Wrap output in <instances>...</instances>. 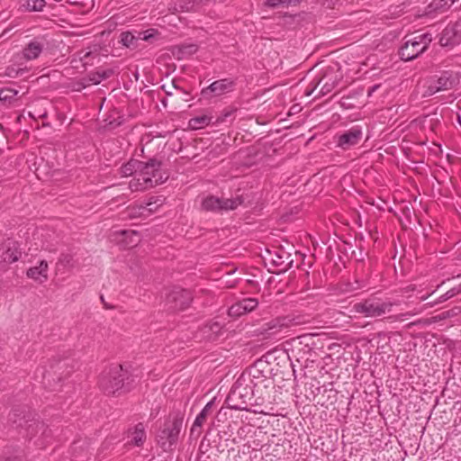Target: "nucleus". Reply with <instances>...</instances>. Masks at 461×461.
I'll return each instance as SVG.
<instances>
[{
	"mask_svg": "<svg viewBox=\"0 0 461 461\" xmlns=\"http://www.w3.org/2000/svg\"><path fill=\"white\" fill-rule=\"evenodd\" d=\"M67 366H68V363L66 361H60L56 366H52V368H53L54 373H57Z\"/></svg>",
	"mask_w": 461,
	"mask_h": 461,
	"instance_id": "nucleus-40",
	"label": "nucleus"
},
{
	"mask_svg": "<svg viewBox=\"0 0 461 461\" xmlns=\"http://www.w3.org/2000/svg\"><path fill=\"white\" fill-rule=\"evenodd\" d=\"M18 95V91L13 88H3L0 90V101L11 103Z\"/></svg>",
	"mask_w": 461,
	"mask_h": 461,
	"instance_id": "nucleus-27",
	"label": "nucleus"
},
{
	"mask_svg": "<svg viewBox=\"0 0 461 461\" xmlns=\"http://www.w3.org/2000/svg\"><path fill=\"white\" fill-rule=\"evenodd\" d=\"M26 276L39 285L49 279V265L46 260H41L37 266L31 267L26 271Z\"/></svg>",
	"mask_w": 461,
	"mask_h": 461,
	"instance_id": "nucleus-11",
	"label": "nucleus"
},
{
	"mask_svg": "<svg viewBox=\"0 0 461 461\" xmlns=\"http://www.w3.org/2000/svg\"><path fill=\"white\" fill-rule=\"evenodd\" d=\"M434 292H435V291L433 290V291H431L429 294H426V295H421V296L420 297V301H425V300H426V299H427L430 294H432Z\"/></svg>",
	"mask_w": 461,
	"mask_h": 461,
	"instance_id": "nucleus-44",
	"label": "nucleus"
},
{
	"mask_svg": "<svg viewBox=\"0 0 461 461\" xmlns=\"http://www.w3.org/2000/svg\"><path fill=\"white\" fill-rule=\"evenodd\" d=\"M181 427L182 421L179 420H169L164 423L163 428L157 435V442L165 451L170 449L176 443Z\"/></svg>",
	"mask_w": 461,
	"mask_h": 461,
	"instance_id": "nucleus-5",
	"label": "nucleus"
},
{
	"mask_svg": "<svg viewBox=\"0 0 461 461\" xmlns=\"http://www.w3.org/2000/svg\"><path fill=\"white\" fill-rule=\"evenodd\" d=\"M59 264L66 268L74 267V259L70 254H62L59 258Z\"/></svg>",
	"mask_w": 461,
	"mask_h": 461,
	"instance_id": "nucleus-30",
	"label": "nucleus"
},
{
	"mask_svg": "<svg viewBox=\"0 0 461 461\" xmlns=\"http://www.w3.org/2000/svg\"><path fill=\"white\" fill-rule=\"evenodd\" d=\"M233 81L229 78L216 80L212 82L207 88L216 95H221L232 90Z\"/></svg>",
	"mask_w": 461,
	"mask_h": 461,
	"instance_id": "nucleus-17",
	"label": "nucleus"
},
{
	"mask_svg": "<svg viewBox=\"0 0 461 461\" xmlns=\"http://www.w3.org/2000/svg\"><path fill=\"white\" fill-rule=\"evenodd\" d=\"M242 396V393H241V390H240V386H235L231 389L228 398H227V402L230 405V408L232 409H235V410H241V409H244V407H242L241 405L240 404H237V403H233L232 402L238 398V397H241Z\"/></svg>",
	"mask_w": 461,
	"mask_h": 461,
	"instance_id": "nucleus-26",
	"label": "nucleus"
},
{
	"mask_svg": "<svg viewBox=\"0 0 461 461\" xmlns=\"http://www.w3.org/2000/svg\"><path fill=\"white\" fill-rule=\"evenodd\" d=\"M141 161L137 159H131L121 167V174L122 176H134L133 178L139 176Z\"/></svg>",
	"mask_w": 461,
	"mask_h": 461,
	"instance_id": "nucleus-19",
	"label": "nucleus"
},
{
	"mask_svg": "<svg viewBox=\"0 0 461 461\" xmlns=\"http://www.w3.org/2000/svg\"><path fill=\"white\" fill-rule=\"evenodd\" d=\"M364 285L359 283L358 281H355L354 283H348L346 285V288L344 289L345 292H353V291H356V290H358L360 288H362Z\"/></svg>",
	"mask_w": 461,
	"mask_h": 461,
	"instance_id": "nucleus-35",
	"label": "nucleus"
},
{
	"mask_svg": "<svg viewBox=\"0 0 461 461\" xmlns=\"http://www.w3.org/2000/svg\"><path fill=\"white\" fill-rule=\"evenodd\" d=\"M392 303H380L375 300H366L353 305L356 313L364 314L366 317H380L391 311Z\"/></svg>",
	"mask_w": 461,
	"mask_h": 461,
	"instance_id": "nucleus-7",
	"label": "nucleus"
},
{
	"mask_svg": "<svg viewBox=\"0 0 461 461\" xmlns=\"http://www.w3.org/2000/svg\"><path fill=\"white\" fill-rule=\"evenodd\" d=\"M268 330H271L269 335H277L278 333L281 332L282 326L277 327L276 324H273V325L269 326Z\"/></svg>",
	"mask_w": 461,
	"mask_h": 461,
	"instance_id": "nucleus-39",
	"label": "nucleus"
},
{
	"mask_svg": "<svg viewBox=\"0 0 461 461\" xmlns=\"http://www.w3.org/2000/svg\"><path fill=\"white\" fill-rule=\"evenodd\" d=\"M158 33V30L150 28L144 32H139V40L149 41Z\"/></svg>",
	"mask_w": 461,
	"mask_h": 461,
	"instance_id": "nucleus-31",
	"label": "nucleus"
},
{
	"mask_svg": "<svg viewBox=\"0 0 461 461\" xmlns=\"http://www.w3.org/2000/svg\"><path fill=\"white\" fill-rule=\"evenodd\" d=\"M128 379L127 370L122 366H113L101 374L99 387L106 394H115L129 390V383L126 382Z\"/></svg>",
	"mask_w": 461,
	"mask_h": 461,
	"instance_id": "nucleus-3",
	"label": "nucleus"
},
{
	"mask_svg": "<svg viewBox=\"0 0 461 461\" xmlns=\"http://www.w3.org/2000/svg\"><path fill=\"white\" fill-rule=\"evenodd\" d=\"M163 203V200L159 197H151L148 203H146L145 204H143V206H147L148 208H153L155 209L153 211V212L155 211H157V209Z\"/></svg>",
	"mask_w": 461,
	"mask_h": 461,
	"instance_id": "nucleus-34",
	"label": "nucleus"
},
{
	"mask_svg": "<svg viewBox=\"0 0 461 461\" xmlns=\"http://www.w3.org/2000/svg\"><path fill=\"white\" fill-rule=\"evenodd\" d=\"M214 401L212 400L203 407V409L201 411V412L197 415V417L194 420V422L192 427V432L194 433L196 429V428H201L202 425L204 423L207 416L211 412V410L213 406Z\"/></svg>",
	"mask_w": 461,
	"mask_h": 461,
	"instance_id": "nucleus-20",
	"label": "nucleus"
},
{
	"mask_svg": "<svg viewBox=\"0 0 461 461\" xmlns=\"http://www.w3.org/2000/svg\"><path fill=\"white\" fill-rule=\"evenodd\" d=\"M277 258H278V260H276V259L272 258L273 262H274L275 264H277V265H278V264H282V263H283V262L281 261V258H281L280 256H277Z\"/></svg>",
	"mask_w": 461,
	"mask_h": 461,
	"instance_id": "nucleus-46",
	"label": "nucleus"
},
{
	"mask_svg": "<svg viewBox=\"0 0 461 461\" xmlns=\"http://www.w3.org/2000/svg\"><path fill=\"white\" fill-rule=\"evenodd\" d=\"M455 79L448 72H444L437 80L433 81L428 87L427 95H432L437 92L448 90L453 87Z\"/></svg>",
	"mask_w": 461,
	"mask_h": 461,
	"instance_id": "nucleus-13",
	"label": "nucleus"
},
{
	"mask_svg": "<svg viewBox=\"0 0 461 461\" xmlns=\"http://www.w3.org/2000/svg\"><path fill=\"white\" fill-rule=\"evenodd\" d=\"M379 86L378 85H375L374 86H372L370 88V90L368 91V95H371L373 92H375L376 89H378Z\"/></svg>",
	"mask_w": 461,
	"mask_h": 461,
	"instance_id": "nucleus-43",
	"label": "nucleus"
},
{
	"mask_svg": "<svg viewBox=\"0 0 461 461\" xmlns=\"http://www.w3.org/2000/svg\"><path fill=\"white\" fill-rule=\"evenodd\" d=\"M56 2H61L62 0H55Z\"/></svg>",
	"mask_w": 461,
	"mask_h": 461,
	"instance_id": "nucleus-47",
	"label": "nucleus"
},
{
	"mask_svg": "<svg viewBox=\"0 0 461 461\" xmlns=\"http://www.w3.org/2000/svg\"><path fill=\"white\" fill-rule=\"evenodd\" d=\"M155 209L148 208L147 206H143V204H135L129 206L124 212L125 219H139L142 217H146L150 215Z\"/></svg>",
	"mask_w": 461,
	"mask_h": 461,
	"instance_id": "nucleus-15",
	"label": "nucleus"
},
{
	"mask_svg": "<svg viewBox=\"0 0 461 461\" xmlns=\"http://www.w3.org/2000/svg\"><path fill=\"white\" fill-rule=\"evenodd\" d=\"M334 87V84L331 83V84H329L328 82H326L323 86L321 87V93L322 95H326L328 93H330Z\"/></svg>",
	"mask_w": 461,
	"mask_h": 461,
	"instance_id": "nucleus-38",
	"label": "nucleus"
},
{
	"mask_svg": "<svg viewBox=\"0 0 461 461\" xmlns=\"http://www.w3.org/2000/svg\"><path fill=\"white\" fill-rule=\"evenodd\" d=\"M456 0H440L438 3L435 4V9H440V8H445L446 6L447 7H450L454 3H455Z\"/></svg>",
	"mask_w": 461,
	"mask_h": 461,
	"instance_id": "nucleus-36",
	"label": "nucleus"
},
{
	"mask_svg": "<svg viewBox=\"0 0 461 461\" xmlns=\"http://www.w3.org/2000/svg\"><path fill=\"white\" fill-rule=\"evenodd\" d=\"M432 41V35L429 32L415 35L404 42L400 49L401 59L409 61L423 53Z\"/></svg>",
	"mask_w": 461,
	"mask_h": 461,
	"instance_id": "nucleus-4",
	"label": "nucleus"
},
{
	"mask_svg": "<svg viewBox=\"0 0 461 461\" xmlns=\"http://www.w3.org/2000/svg\"><path fill=\"white\" fill-rule=\"evenodd\" d=\"M460 41L461 38L456 35L452 26L446 27L439 38V44L443 47L453 46Z\"/></svg>",
	"mask_w": 461,
	"mask_h": 461,
	"instance_id": "nucleus-16",
	"label": "nucleus"
},
{
	"mask_svg": "<svg viewBox=\"0 0 461 461\" xmlns=\"http://www.w3.org/2000/svg\"><path fill=\"white\" fill-rule=\"evenodd\" d=\"M138 41H139V35L138 36H134L131 32H122L121 33V40H120V42L129 48V49H131V50H134L138 47Z\"/></svg>",
	"mask_w": 461,
	"mask_h": 461,
	"instance_id": "nucleus-25",
	"label": "nucleus"
},
{
	"mask_svg": "<svg viewBox=\"0 0 461 461\" xmlns=\"http://www.w3.org/2000/svg\"><path fill=\"white\" fill-rule=\"evenodd\" d=\"M96 76H97V78H95V76H94V77L91 78V80L94 82V84H98L103 79H105L106 77H108V74L106 72H103V74L97 73Z\"/></svg>",
	"mask_w": 461,
	"mask_h": 461,
	"instance_id": "nucleus-37",
	"label": "nucleus"
},
{
	"mask_svg": "<svg viewBox=\"0 0 461 461\" xmlns=\"http://www.w3.org/2000/svg\"><path fill=\"white\" fill-rule=\"evenodd\" d=\"M222 330V324L218 321H211L204 324L197 332L199 339L212 340L217 338Z\"/></svg>",
	"mask_w": 461,
	"mask_h": 461,
	"instance_id": "nucleus-14",
	"label": "nucleus"
},
{
	"mask_svg": "<svg viewBox=\"0 0 461 461\" xmlns=\"http://www.w3.org/2000/svg\"><path fill=\"white\" fill-rule=\"evenodd\" d=\"M167 300L174 310L182 311L190 305L193 296L189 290L176 287L168 294Z\"/></svg>",
	"mask_w": 461,
	"mask_h": 461,
	"instance_id": "nucleus-8",
	"label": "nucleus"
},
{
	"mask_svg": "<svg viewBox=\"0 0 461 461\" xmlns=\"http://www.w3.org/2000/svg\"><path fill=\"white\" fill-rule=\"evenodd\" d=\"M22 252L19 244L9 240L4 243L0 248V262L12 264L19 260Z\"/></svg>",
	"mask_w": 461,
	"mask_h": 461,
	"instance_id": "nucleus-9",
	"label": "nucleus"
},
{
	"mask_svg": "<svg viewBox=\"0 0 461 461\" xmlns=\"http://www.w3.org/2000/svg\"><path fill=\"white\" fill-rule=\"evenodd\" d=\"M417 312H406V313H403L402 314L401 316L402 317H404V318H408L410 316H413L414 314H416Z\"/></svg>",
	"mask_w": 461,
	"mask_h": 461,
	"instance_id": "nucleus-45",
	"label": "nucleus"
},
{
	"mask_svg": "<svg viewBox=\"0 0 461 461\" xmlns=\"http://www.w3.org/2000/svg\"><path fill=\"white\" fill-rule=\"evenodd\" d=\"M258 305V301L256 298H243L242 300L233 303L228 311L231 317H240L243 314L252 312Z\"/></svg>",
	"mask_w": 461,
	"mask_h": 461,
	"instance_id": "nucleus-10",
	"label": "nucleus"
},
{
	"mask_svg": "<svg viewBox=\"0 0 461 461\" xmlns=\"http://www.w3.org/2000/svg\"><path fill=\"white\" fill-rule=\"evenodd\" d=\"M461 292V287H454L450 290H448L447 293H445L444 294H442L437 302L435 303H429V305L430 307L438 304V303H443L452 297H454L455 295L458 294L459 293Z\"/></svg>",
	"mask_w": 461,
	"mask_h": 461,
	"instance_id": "nucleus-28",
	"label": "nucleus"
},
{
	"mask_svg": "<svg viewBox=\"0 0 461 461\" xmlns=\"http://www.w3.org/2000/svg\"><path fill=\"white\" fill-rule=\"evenodd\" d=\"M20 71H23V70L22 69L15 70L14 68H8L7 71H6V75L10 77H14L19 74Z\"/></svg>",
	"mask_w": 461,
	"mask_h": 461,
	"instance_id": "nucleus-41",
	"label": "nucleus"
},
{
	"mask_svg": "<svg viewBox=\"0 0 461 461\" xmlns=\"http://www.w3.org/2000/svg\"><path fill=\"white\" fill-rule=\"evenodd\" d=\"M120 235L122 237L120 241L123 242L125 246L133 247L140 241V235L135 230H121Z\"/></svg>",
	"mask_w": 461,
	"mask_h": 461,
	"instance_id": "nucleus-21",
	"label": "nucleus"
},
{
	"mask_svg": "<svg viewBox=\"0 0 461 461\" xmlns=\"http://www.w3.org/2000/svg\"><path fill=\"white\" fill-rule=\"evenodd\" d=\"M0 461H23V457L19 455H14L10 449H5L3 455H0Z\"/></svg>",
	"mask_w": 461,
	"mask_h": 461,
	"instance_id": "nucleus-32",
	"label": "nucleus"
},
{
	"mask_svg": "<svg viewBox=\"0 0 461 461\" xmlns=\"http://www.w3.org/2000/svg\"><path fill=\"white\" fill-rule=\"evenodd\" d=\"M45 6V0H21V7L28 12H39Z\"/></svg>",
	"mask_w": 461,
	"mask_h": 461,
	"instance_id": "nucleus-23",
	"label": "nucleus"
},
{
	"mask_svg": "<svg viewBox=\"0 0 461 461\" xmlns=\"http://www.w3.org/2000/svg\"><path fill=\"white\" fill-rule=\"evenodd\" d=\"M362 138V131L359 127H353L338 137L337 144L343 149H348L357 145Z\"/></svg>",
	"mask_w": 461,
	"mask_h": 461,
	"instance_id": "nucleus-12",
	"label": "nucleus"
},
{
	"mask_svg": "<svg viewBox=\"0 0 461 461\" xmlns=\"http://www.w3.org/2000/svg\"><path fill=\"white\" fill-rule=\"evenodd\" d=\"M297 0H267L266 5L270 7H277L284 5H290L295 4Z\"/></svg>",
	"mask_w": 461,
	"mask_h": 461,
	"instance_id": "nucleus-33",
	"label": "nucleus"
},
{
	"mask_svg": "<svg viewBox=\"0 0 461 461\" xmlns=\"http://www.w3.org/2000/svg\"><path fill=\"white\" fill-rule=\"evenodd\" d=\"M23 437L29 444L36 448L43 449L53 442L54 432L44 421L37 419L25 420Z\"/></svg>",
	"mask_w": 461,
	"mask_h": 461,
	"instance_id": "nucleus-2",
	"label": "nucleus"
},
{
	"mask_svg": "<svg viewBox=\"0 0 461 461\" xmlns=\"http://www.w3.org/2000/svg\"><path fill=\"white\" fill-rule=\"evenodd\" d=\"M322 81V79L319 80L314 86L311 89V90H307L306 91V95H311L312 93L314 91V89L316 88V86Z\"/></svg>",
	"mask_w": 461,
	"mask_h": 461,
	"instance_id": "nucleus-42",
	"label": "nucleus"
},
{
	"mask_svg": "<svg viewBox=\"0 0 461 461\" xmlns=\"http://www.w3.org/2000/svg\"><path fill=\"white\" fill-rule=\"evenodd\" d=\"M212 121V117L208 114H203L190 119L189 126L192 129H202L209 125Z\"/></svg>",
	"mask_w": 461,
	"mask_h": 461,
	"instance_id": "nucleus-22",
	"label": "nucleus"
},
{
	"mask_svg": "<svg viewBox=\"0 0 461 461\" xmlns=\"http://www.w3.org/2000/svg\"><path fill=\"white\" fill-rule=\"evenodd\" d=\"M167 178L168 174L162 168L161 161L155 158L141 161L139 176L130 181L129 189L131 192L144 191L165 183Z\"/></svg>",
	"mask_w": 461,
	"mask_h": 461,
	"instance_id": "nucleus-1",
	"label": "nucleus"
},
{
	"mask_svg": "<svg viewBox=\"0 0 461 461\" xmlns=\"http://www.w3.org/2000/svg\"><path fill=\"white\" fill-rule=\"evenodd\" d=\"M43 44L38 41H32L23 50V56L26 60L37 59L43 50Z\"/></svg>",
	"mask_w": 461,
	"mask_h": 461,
	"instance_id": "nucleus-18",
	"label": "nucleus"
},
{
	"mask_svg": "<svg viewBox=\"0 0 461 461\" xmlns=\"http://www.w3.org/2000/svg\"><path fill=\"white\" fill-rule=\"evenodd\" d=\"M199 3L196 0H181L179 2V9L183 12H190L198 10Z\"/></svg>",
	"mask_w": 461,
	"mask_h": 461,
	"instance_id": "nucleus-29",
	"label": "nucleus"
},
{
	"mask_svg": "<svg viewBox=\"0 0 461 461\" xmlns=\"http://www.w3.org/2000/svg\"><path fill=\"white\" fill-rule=\"evenodd\" d=\"M145 439H146V433H145L144 426H143V424L139 423L138 425H136L134 430L131 433V441L134 445L140 447L144 443Z\"/></svg>",
	"mask_w": 461,
	"mask_h": 461,
	"instance_id": "nucleus-24",
	"label": "nucleus"
},
{
	"mask_svg": "<svg viewBox=\"0 0 461 461\" xmlns=\"http://www.w3.org/2000/svg\"><path fill=\"white\" fill-rule=\"evenodd\" d=\"M242 200L240 196L230 199L219 198L209 195L203 199L201 207L203 211L220 212L223 211L234 210L240 205Z\"/></svg>",
	"mask_w": 461,
	"mask_h": 461,
	"instance_id": "nucleus-6",
	"label": "nucleus"
}]
</instances>
